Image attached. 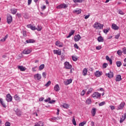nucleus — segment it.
I'll list each match as a JSON object with an SVG mask.
<instances>
[{"mask_svg": "<svg viewBox=\"0 0 126 126\" xmlns=\"http://www.w3.org/2000/svg\"><path fill=\"white\" fill-rule=\"evenodd\" d=\"M93 27L95 29H96L97 30H101V29H103V28L104 27V25L101 24L98 22H96L94 23Z\"/></svg>", "mask_w": 126, "mask_h": 126, "instance_id": "f257e3e1", "label": "nucleus"}, {"mask_svg": "<svg viewBox=\"0 0 126 126\" xmlns=\"http://www.w3.org/2000/svg\"><path fill=\"white\" fill-rule=\"evenodd\" d=\"M92 97L94 99H100L101 98V94L98 92H94L92 95Z\"/></svg>", "mask_w": 126, "mask_h": 126, "instance_id": "f03ea898", "label": "nucleus"}, {"mask_svg": "<svg viewBox=\"0 0 126 126\" xmlns=\"http://www.w3.org/2000/svg\"><path fill=\"white\" fill-rule=\"evenodd\" d=\"M72 67V65L68 62H65L64 63V68L65 69H71Z\"/></svg>", "mask_w": 126, "mask_h": 126, "instance_id": "7ed1b4c3", "label": "nucleus"}, {"mask_svg": "<svg viewBox=\"0 0 126 126\" xmlns=\"http://www.w3.org/2000/svg\"><path fill=\"white\" fill-rule=\"evenodd\" d=\"M67 7V5H66L65 3H62L58 5L56 7V8H57V9H62V8H64V9H65V8H66Z\"/></svg>", "mask_w": 126, "mask_h": 126, "instance_id": "20e7f679", "label": "nucleus"}, {"mask_svg": "<svg viewBox=\"0 0 126 126\" xmlns=\"http://www.w3.org/2000/svg\"><path fill=\"white\" fill-rule=\"evenodd\" d=\"M33 77L35 80H41L42 78V76L40 74L37 73V74H34Z\"/></svg>", "mask_w": 126, "mask_h": 126, "instance_id": "39448f33", "label": "nucleus"}, {"mask_svg": "<svg viewBox=\"0 0 126 126\" xmlns=\"http://www.w3.org/2000/svg\"><path fill=\"white\" fill-rule=\"evenodd\" d=\"M126 105V103L122 102L117 106V110H123Z\"/></svg>", "mask_w": 126, "mask_h": 126, "instance_id": "423d86ee", "label": "nucleus"}, {"mask_svg": "<svg viewBox=\"0 0 126 126\" xmlns=\"http://www.w3.org/2000/svg\"><path fill=\"white\" fill-rule=\"evenodd\" d=\"M103 74V72L100 71H96L94 72V75L96 77H100Z\"/></svg>", "mask_w": 126, "mask_h": 126, "instance_id": "0eeeda50", "label": "nucleus"}, {"mask_svg": "<svg viewBox=\"0 0 126 126\" xmlns=\"http://www.w3.org/2000/svg\"><path fill=\"white\" fill-rule=\"evenodd\" d=\"M7 22L8 24H10L12 22V16L10 15H8L7 16Z\"/></svg>", "mask_w": 126, "mask_h": 126, "instance_id": "6e6552de", "label": "nucleus"}, {"mask_svg": "<svg viewBox=\"0 0 126 126\" xmlns=\"http://www.w3.org/2000/svg\"><path fill=\"white\" fill-rule=\"evenodd\" d=\"M106 76H107L108 78H113L114 77V73L113 72L110 71V72L108 73L105 74Z\"/></svg>", "mask_w": 126, "mask_h": 126, "instance_id": "1a4fd4ad", "label": "nucleus"}, {"mask_svg": "<svg viewBox=\"0 0 126 126\" xmlns=\"http://www.w3.org/2000/svg\"><path fill=\"white\" fill-rule=\"evenodd\" d=\"M6 100L8 102H11L12 101V97L10 94H8L6 96Z\"/></svg>", "mask_w": 126, "mask_h": 126, "instance_id": "9d476101", "label": "nucleus"}, {"mask_svg": "<svg viewBox=\"0 0 126 126\" xmlns=\"http://www.w3.org/2000/svg\"><path fill=\"white\" fill-rule=\"evenodd\" d=\"M56 46L59 47L60 48H63V43L60 41H56L55 43Z\"/></svg>", "mask_w": 126, "mask_h": 126, "instance_id": "9b49d317", "label": "nucleus"}, {"mask_svg": "<svg viewBox=\"0 0 126 126\" xmlns=\"http://www.w3.org/2000/svg\"><path fill=\"white\" fill-rule=\"evenodd\" d=\"M32 52V49H25L23 51V54H24L25 55H28L29 54H30Z\"/></svg>", "mask_w": 126, "mask_h": 126, "instance_id": "f8f14e48", "label": "nucleus"}, {"mask_svg": "<svg viewBox=\"0 0 126 126\" xmlns=\"http://www.w3.org/2000/svg\"><path fill=\"white\" fill-rule=\"evenodd\" d=\"M126 119V113L124 114V115H122V117L120 118V124H122V123H123L125 122V120Z\"/></svg>", "mask_w": 126, "mask_h": 126, "instance_id": "ddd939ff", "label": "nucleus"}, {"mask_svg": "<svg viewBox=\"0 0 126 126\" xmlns=\"http://www.w3.org/2000/svg\"><path fill=\"white\" fill-rule=\"evenodd\" d=\"M80 39H81V36H80V35L77 34L74 36V41L75 42H78V41H79Z\"/></svg>", "mask_w": 126, "mask_h": 126, "instance_id": "4468645a", "label": "nucleus"}, {"mask_svg": "<svg viewBox=\"0 0 126 126\" xmlns=\"http://www.w3.org/2000/svg\"><path fill=\"white\" fill-rule=\"evenodd\" d=\"M53 53L55 55H58V56H61V55H62V51L60 50H54Z\"/></svg>", "mask_w": 126, "mask_h": 126, "instance_id": "2eb2a0df", "label": "nucleus"}, {"mask_svg": "<svg viewBox=\"0 0 126 126\" xmlns=\"http://www.w3.org/2000/svg\"><path fill=\"white\" fill-rule=\"evenodd\" d=\"M27 27L28 28H30V29H31V30H36L37 28H36V27L32 26L31 24H29L27 26Z\"/></svg>", "mask_w": 126, "mask_h": 126, "instance_id": "dca6fc26", "label": "nucleus"}, {"mask_svg": "<svg viewBox=\"0 0 126 126\" xmlns=\"http://www.w3.org/2000/svg\"><path fill=\"white\" fill-rule=\"evenodd\" d=\"M14 98L17 102H20V101H21V98H20V97L17 94L15 95Z\"/></svg>", "mask_w": 126, "mask_h": 126, "instance_id": "f3484780", "label": "nucleus"}, {"mask_svg": "<svg viewBox=\"0 0 126 126\" xmlns=\"http://www.w3.org/2000/svg\"><path fill=\"white\" fill-rule=\"evenodd\" d=\"M71 82H72V79H68L66 81H64V84L65 85H68V84H70V83H71Z\"/></svg>", "mask_w": 126, "mask_h": 126, "instance_id": "a211bd4d", "label": "nucleus"}, {"mask_svg": "<svg viewBox=\"0 0 126 126\" xmlns=\"http://www.w3.org/2000/svg\"><path fill=\"white\" fill-rule=\"evenodd\" d=\"M73 12L74 13H75L76 14H79L81 13V9H76L75 10H74L73 11Z\"/></svg>", "mask_w": 126, "mask_h": 126, "instance_id": "6ab92c4d", "label": "nucleus"}, {"mask_svg": "<svg viewBox=\"0 0 126 126\" xmlns=\"http://www.w3.org/2000/svg\"><path fill=\"white\" fill-rule=\"evenodd\" d=\"M0 103L2 106V107H3V108H6V105H5V103H4V102L3 101V99L1 98H0Z\"/></svg>", "mask_w": 126, "mask_h": 126, "instance_id": "aec40b11", "label": "nucleus"}, {"mask_svg": "<svg viewBox=\"0 0 126 126\" xmlns=\"http://www.w3.org/2000/svg\"><path fill=\"white\" fill-rule=\"evenodd\" d=\"M112 28L113 30H119V27L117 26L115 24H112Z\"/></svg>", "mask_w": 126, "mask_h": 126, "instance_id": "412c9836", "label": "nucleus"}, {"mask_svg": "<svg viewBox=\"0 0 126 126\" xmlns=\"http://www.w3.org/2000/svg\"><path fill=\"white\" fill-rule=\"evenodd\" d=\"M74 32H75V31L71 30V32L69 33V35L66 36V38H70V37H71V36L74 34Z\"/></svg>", "mask_w": 126, "mask_h": 126, "instance_id": "4be33fe9", "label": "nucleus"}, {"mask_svg": "<svg viewBox=\"0 0 126 126\" xmlns=\"http://www.w3.org/2000/svg\"><path fill=\"white\" fill-rule=\"evenodd\" d=\"M54 90L56 91V92H59L60 91V86L58 84H57L54 87Z\"/></svg>", "mask_w": 126, "mask_h": 126, "instance_id": "5701e85b", "label": "nucleus"}, {"mask_svg": "<svg viewBox=\"0 0 126 126\" xmlns=\"http://www.w3.org/2000/svg\"><path fill=\"white\" fill-rule=\"evenodd\" d=\"M87 71H88V70H87V68H85L83 69L82 73L84 76H86V75H87Z\"/></svg>", "mask_w": 126, "mask_h": 126, "instance_id": "b1692460", "label": "nucleus"}, {"mask_svg": "<svg viewBox=\"0 0 126 126\" xmlns=\"http://www.w3.org/2000/svg\"><path fill=\"white\" fill-rule=\"evenodd\" d=\"M18 68L20 69L21 71H25V70H26V68L23 66H18Z\"/></svg>", "mask_w": 126, "mask_h": 126, "instance_id": "393cba45", "label": "nucleus"}, {"mask_svg": "<svg viewBox=\"0 0 126 126\" xmlns=\"http://www.w3.org/2000/svg\"><path fill=\"white\" fill-rule=\"evenodd\" d=\"M122 80V76L121 75H117L116 78V81H121Z\"/></svg>", "mask_w": 126, "mask_h": 126, "instance_id": "a878e982", "label": "nucleus"}, {"mask_svg": "<svg viewBox=\"0 0 126 126\" xmlns=\"http://www.w3.org/2000/svg\"><path fill=\"white\" fill-rule=\"evenodd\" d=\"M91 113L92 116L94 117L95 115H96V108H93Z\"/></svg>", "mask_w": 126, "mask_h": 126, "instance_id": "bb28decb", "label": "nucleus"}, {"mask_svg": "<svg viewBox=\"0 0 126 126\" xmlns=\"http://www.w3.org/2000/svg\"><path fill=\"white\" fill-rule=\"evenodd\" d=\"M61 107H63L64 109H68V108H69V105L67 103H64L63 105H61Z\"/></svg>", "mask_w": 126, "mask_h": 126, "instance_id": "cd10ccee", "label": "nucleus"}, {"mask_svg": "<svg viewBox=\"0 0 126 126\" xmlns=\"http://www.w3.org/2000/svg\"><path fill=\"white\" fill-rule=\"evenodd\" d=\"M106 60L109 62L110 64H112V63H113V61H112V59H111L109 57V56H106Z\"/></svg>", "mask_w": 126, "mask_h": 126, "instance_id": "c85d7f7f", "label": "nucleus"}, {"mask_svg": "<svg viewBox=\"0 0 126 126\" xmlns=\"http://www.w3.org/2000/svg\"><path fill=\"white\" fill-rule=\"evenodd\" d=\"M45 67V64H41L39 67H38V69L39 70L41 71V70H43V69H44V68Z\"/></svg>", "mask_w": 126, "mask_h": 126, "instance_id": "c756f323", "label": "nucleus"}, {"mask_svg": "<svg viewBox=\"0 0 126 126\" xmlns=\"http://www.w3.org/2000/svg\"><path fill=\"white\" fill-rule=\"evenodd\" d=\"M10 10L12 14H15L17 12V10L15 8L11 9Z\"/></svg>", "mask_w": 126, "mask_h": 126, "instance_id": "7c9ffc66", "label": "nucleus"}, {"mask_svg": "<svg viewBox=\"0 0 126 126\" xmlns=\"http://www.w3.org/2000/svg\"><path fill=\"white\" fill-rule=\"evenodd\" d=\"M44 126V124L42 122H39L37 124H36L34 126Z\"/></svg>", "mask_w": 126, "mask_h": 126, "instance_id": "2f4dec72", "label": "nucleus"}, {"mask_svg": "<svg viewBox=\"0 0 126 126\" xmlns=\"http://www.w3.org/2000/svg\"><path fill=\"white\" fill-rule=\"evenodd\" d=\"M7 38H8V34L6 35L4 38L1 39L0 41L4 42V41H5V40H6L7 39Z\"/></svg>", "mask_w": 126, "mask_h": 126, "instance_id": "473e14b6", "label": "nucleus"}, {"mask_svg": "<svg viewBox=\"0 0 126 126\" xmlns=\"http://www.w3.org/2000/svg\"><path fill=\"white\" fill-rule=\"evenodd\" d=\"M97 41L98 42H104V39L102 36H99L97 38Z\"/></svg>", "mask_w": 126, "mask_h": 126, "instance_id": "72a5a7b5", "label": "nucleus"}, {"mask_svg": "<svg viewBox=\"0 0 126 126\" xmlns=\"http://www.w3.org/2000/svg\"><path fill=\"white\" fill-rule=\"evenodd\" d=\"M27 43H35L34 39H30L26 40Z\"/></svg>", "mask_w": 126, "mask_h": 126, "instance_id": "f704fd0d", "label": "nucleus"}, {"mask_svg": "<svg viewBox=\"0 0 126 126\" xmlns=\"http://www.w3.org/2000/svg\"><path fill=\"white\" fill-rule=\"evenodd\" d=\"M86 104H88V105H90V104H91V98H88L87 99Z\"/></svg>", "mask_w": 126, "mask_h": 126, "instance_id": "c9c22d12", "label": "nucleus"}, {"mask_svg": "<svg viewBox=\"0 0 126 126\" xmlns=\"http://www.w3.org/2000/svg\"><path fill=\"white\" fill-rule=\"evenodd\" d=\"M72 59L74 62H76V61L78 60V58L77 57V56H72Z\"/></svg>", "mask_w": 126, "mask_h": 126, "instance_id": "e433bc0d", "label": "nucleus"}, {"mask_svg": "<svg viewBox=\"0 0 126 126\" xmlns=\"http://www.w3.org/2000/svg\"><path fill=\"white\" fill-rule=\"evenodd\" d=\"M116 64H117L118 67H120V66H121V65H122V62H121V61H117L116 62Z\"/></svg>", "mask_w": 126, "mask_h": 126, "instance_id": "4c0bfd02", "label": "nucleus"}, {"mask_svg": "<svg viewBox=\"0 0 126 126\" xmlns=\"http://www.w3.org/2000/svg\"><path fill=\"white\" fill-rule=\"evenodd\" d=\"M110 30V28H107L106 29H104L103 30V33H104L105 34H107L109 31Z\"/></svg>", "mask_w": 126, "mask_h": 126, "instance_id": "58836bf2", "label": "nucleus"}, {"mask_svg": "<svg viewBox=\"0 0 126 126\" xmlns=\"http://www.w3.org/2000/svg\"><path fill=\"white\" fill-rule=\"evenodd\" d=\"M117 55H118V56H122V54H123V51H122V50H119L117 52Z\"/></svg>", "mask_w": 126, "mask_h": 126, "instance_id": "ea45409f", "label": "nucleus"}, {"mask_svg": "<svg viewBox=\"0 0 126 126\" xmlns=\"http://www.w3.org/2000/svg\"><path fill=\"white\" fill-rule=\"evenodd\" d=\"M85 125H86V121H84L83 122H81L79 124V126H84Z\"/></svg>", "mask_w": 126, "mask_h": 126, "instance_id": "a19ab883", "label": "nucleus"}, {"mask_svg": "<svg viewBox=\"0 0 126 126\" xmlns=\"http://www.w3.org/2000/svg\"><path fill=\"white\" fill-rule=\"evenodd\" d=\"M98 105L100 107H101L102 106H104V105H106V102L105 101H102V102H100V103H99Z\"/></svg>", "mask_w": 126, "mask_h": 126, "instance_id": "79ce46f5", "label": "nucleus"}, {"mask_svg": "<svg viewBox=\"0 0 126 126\" xmlns=\"http://www.w3.org/2000/svg\"><path fill=\"white\" fill-rule=\"evenodd\" d=\"M84 0H73V1L76 3V2H82Z\"/></svg>", "mask_w": 126, "mask_h": 126, "instance_id": "37998d69", "label": "nucleus"}, {"mask_svg": "<svg viewBox=\"0 0 126 126\" xmlns=\"http://www.w3.org/2000/svg\"><path fill=\"white\" fill-rule=\"evenodd\" d=\"M92 91H93V88H91L90 89H89L87 92V94H90V93H91Z\"/></svg>", "mask_w": 126, "mask_h": 126, "instance_id": "c03bdc74", "label": "nucleus"}, {"mask_svg": "<svg viewBox=\"0 0 126 126\" xmlns=\"http://www.w3.org/2000/svg\"><path fill=\"white\" fill-rule=\"evenodd\" d=\"M118 13L121 15H124V14H125V13H124V12L121 10H118Z\"/></svg>", "mask_w": 126, "mask_h": 126, "instance_id": "a18cd8bd", "label": "nucleus"}, {"mask_svg": "<svg viewBox=\"0 0 126 126\" xmlns=\"http://www.w3.org/2000/svg\"><path fill=\"white\" fill-rule=\"evenodd\" d=\"M51 85V81H49L46 84L45 86L46 87H49V86Z\"/></svg>", "mask_w": 126, "mask_h": 126, "instance_id": "49530a36", "label": "nucleus"}, {"mask_svg": "<svg viewBox=\"0 0 126 126\" xmlns=\"http://www.w3.org/2000/svg\"><path fill=\"white\" fill-rule=\"evenodd\" d=\"M86 92V91H85V90H83L81 93V96H84V95H85Z\"/></svg>", "mask_w": 126, "mask_h": 126, "instance_id": "de8ad7c7", "label": "nucleus"}, {"mask_svg": "<svg viewBox=\"0 0 126 126\" xmlns=\"http://www.w3.org/2000/svg\"><path fill=\"white\" fill-rule=\"evenodd\" d=\"M36 30H37V31H41V30H42V27L40 26H38V28L36 29Z\"/></svg>", "mask_w": 126, "mask_h": 126, "instance_id": "09e8293b", "label": "nucleus"}, {"mask_svg": "<svg viewBox=\"0 0 126 126\" xmlns=\"http://www.w3.org/2000/svg\"><path fill=\"white\" fill-rule=\"evenodd\" d=\"M72 123L74 126H76V122L75 121V119L73 118L72 119Z\"/></svg>", "mask_w": 126, "mask_h": 126, "instance_id": "8fccbe9b", "label": "nucleus"}, {"mask_svg": "<svg viewBox=\"0 0 126 126\" xmlns=\"http://www.w3.org/2000/svg\"><path fill=\"white\" fill-rule=\"evenodd\" d=\"M123 53L124 54V55H126V48L124 47L123 48Z\"/></svg>", "mask_w": 126, "mask_h": 126, "instance_id": "3c124183", "label": "nucleus"}, {"mask_svg": "<svg viewBox=\"0 0 126 126\" xmlns=\"http://www.w3.org/2000/svg\"><path fill=\"white\" fill-rule=\"evenodd\" d=\"M51 98L50 97H48L47 99H45L44 101H45L46 102H48L49 103V102L50 101Z\"/></svg>", "mask_w": 126, "mask_h": 126, "instance_id": "603ef678", "label": "nucleus"}, {"mask_svg": "<svg viewBox=\"0 0 126 126\" xmlns=\"http://www.w3.org/2000/svg\"><path fill=\"white\" fill-rule=\"evenodd\" d=\"M47 75V74L46 73V72H43L42 73V76L43 77H44V78H46V76Z\"/></svg>", "mask_w": 126, "mask_h": 126, "instance_id": "864d4df0", "label": "nucleus"}, {"mask_svg": "<svg viewBox=\"0 0 126 126\" xmlns=\"http://www.w3.org/2000/svg\"><path fill=\"white\" fill-rule=\"evenodd\" d=\"M55 102H56V100H50V101H49V104H54V103H55Z\"/></svg>", "mask_w": 126, "mask_h": 126, "instance_id": "5fc2aeb1", "label": "nucleus"}, {"mask_svg": "<svg viewBox=\"0 0 126 126\" xmlns=\"http://www.w3.org/2000/svg\"><path fill=\"white\" fill-rule=\"evenodd\" d=\"M107 66H108V64L106 63H104L103 64V68H106V67H107Z\"/></svg>", "mask_w": 126, "mask_h": 126, "instance_id": "6e6d98bb", "label": "nucleus"}, {"mask_svg": "<svg viewBox=\"0 0 126 126\" xmlns=\"http://www.w3.org/2000/svg\"><path fill=\"white\" fill-rule=\"evenodd\" d=\"M120 33H118L116 35H115V39H119V38H120Z\"/></svg>", "mask_w": 126, "mask_h": 126, "instance_id": "4d7b16f0", "label": "nucleus"}, {"mask_svg": "<svg viewBox=\"0 0 126 126\" xmlns=\"http://www.w3.org/2000/svg\"><path fill=\"white\" fill-rule=\"evenodd\" d=\"M36 68H37V66H35V67L32 68V71H34V72L37 71V70H36Z\"/></svg>", "mask_w": 126, "mask_h": 126, "instance_id": "13d9d810", "label": "nucleus"}, {"mask_svg": "<svg viewBox=\"0 0 126 126\" xmlns=\"http://www.w3.org/2000/svg\"><path fill=\"white\" fill-rule=\"evenodd\" d=\"M31 2H32V0H28V5H30L31 4Z\"/></svg>", "mask_w": 126, "mask_h": 126, "instance_id": "bf43d9fd", "label": "nucleus"}, {"mask_svg": "<svg viewBox=\"0 0 126 126\" xmlns=\"http://www.w3.org/2000/svg\"><path fill=\"white\" fill-rule=\"evenodd\" d=\"M96 50H101L102 49V47L101 46H98L96 47Z\"/></svg>", "mask_w": 126, "mask_h": 126, "instance_id": "052dcab7", "label": "nucleus"}, {"mask_svg": "<svg viewBox=\"0 0 126 126\" xmlns=\"http://www.w3.org/2000/svg\"><path fill=\"white\" fill-rule=\"evenodd\" d=\"M5 126H10V123L8 122H6Z\"/></svg>", "mask_w": 126, "mask_h": 126, "instance_id": "680f3d73", "label": "nucleus"}, {"mask_svg": "<svg viewBox=\"0 0 126 126\" xmlns=\"http://www.w3.org/2000/svg\"><path fill=\"white\" fill-rule=\"evenodd\" d=\"M109 107H110L111 110H115V106H114L110 105Z\"/></svg>", "mask_w": 126, "mask_h": 126, "instance_id": "e2e57ef3", "label": "nucleus"}, {"mask_svg": "<svg viewBox=\"0 0 126 126\" xmlns=\"http://www.w3.org/2000/svg\"><path fill=\"white\" fill-rule=\"evenodd\" d=\"M74 48L76 49H78L79 47H78V45H77V44L75 43L74 45Z\"/></svg>", "mask_w": 126, "mask_h": 126, "instance_id": "0e129e2a", "label": "nucleus"}, {"mask_svg": "<svg viewBox=\"0 0 126 126\" xmlns=\"http://www.w3.org/2000/svg\"><path fill=\"white\" fill-rule=\"evenodd\" d=\"M46 5H43L41 7V9H42L43 10H44V9H46Z\"/></svg>", "mask_w": 126, "mask_h": 126, "instance_id": "69168bd1", "label": "nucleus"}, {"mask_svg": "<svg viewBox=\"0 0 126 126\" xmlns=\"http://www.w3.org/2000/svg\"><path fill=\"white\" fill-rule=\"evenodd\" d=\"M23 36H24L25 37H26V32H25V31H23Z\"/></svg>", "mask_w": 126, "mask_h": 126, "instance_id": "338daca9", "label": "nucleus"}, {"mask_svg": "<svg viewBox=\"0 0 126 126\" xmlns=\"http://www.w3.org/2000/svg\"><path fill=\"white\" fill-rule=\"evenodd\" d=\"M44 100V97H40L39 99V101H40V102H42V101H43Z\"/></svg>", "mask_w": 126, "mask_h": 126, "instance_id": "774afa93", "label": "nucleus"}]
</instances>
